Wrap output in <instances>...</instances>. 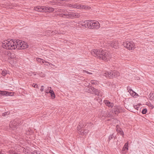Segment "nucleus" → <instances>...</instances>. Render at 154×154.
Instances as JSON below:
<instances>
[{
    "instance_id": "nucleus-13",
    "label": "nucleus",
    "mask_w": 154,
    "mask_h": 154,
    "mask_svg": "<svg viewBox=\"0 0 154 154\" xmlns=\"http://www.w3.org/2000/svg\"><path fill=\"white\" fill-rule=\"evenodd\" d=\"M48 89L49 90V93L50 94L51 98L52 99H54L55 97V95L53 91L52 90L51 87H48Z\"/></svg>"
},
{
    "instance_id": "nucleus-1",
    "label": "nucleus",
    "mask_w": 154,
    "mask_h": 154,
    "mask_svg": "<svg viewBox=\"0 0 154 154\" xmlns=\"http://www.w3.org/2000/svg\"><path fill=\"white\" fill-rule=\"evenodd\" d=\"M91 54L99 60L106 61H108L111 58L110 54L106 51L93 49L91 51Z\"/></svg>"
},
{
    "instance_id": "nucleus-27",
    "label": "nucleus",
    "mask_w": 154,
    "mask_h": 154,
    "mask_svg": "<svg viewBox=\"0 0 154 154\" xmlns=\"http://www.w3.org/2000/svg\"><path fill=\"white\" fill-rule=\"evenodd\" d=\"M42 12H48V7L42 6Z\"/></svg>"
},
{
    "instance_id": "nucleus-38",
    "label": "nucleus",
    "mask_w": 154,
    "mask_h": 154,
    "mask_svg": "<svg viewBox=\"0 0 154 154\" xmlns=\"http://www.w3.org/2000/svg\"><path fill=\"white\" fill-rule=\"evenodd\" d=\"M0 154H6V153L5 152L3 151V150H1L0 151Z\"/></svg>"
},
{
    "instance_id": "nucleus-45",
    "label": "nucleus",
    "mask_w": 154,
    "mask_h": 154,
    "mask_svg": "<svg viewBox=\"0 0 154 154\" xmlns=\"http://www.w3.org/2000/svg\"><path fill=\"white\" fill-rule=\"evenodd\" d=\"M88 74H92V73L89 72H88Z\"/></svg>"
},
{
    "instance_id": "nucleus-30",
    "label": "nucleus",
    "mask_w": 154,
    "mask_h": 154,
    "mask_svg": "<svg viewBox=\"0 0 154 154\" xmlns=\"http://www.w3.org/2000/svg\"><path fill=\"white\" fill-rule=\"evenodd\" d=\"M54 9L52 7H48V12H51L54 11Z\"/></svg>"
},
{
    "instance_id": "nucleus-23",
    "label": "nucleus",
    "mask_w": 154,
    "mask_h": 154,
    "mask_svg": "<svg viewBox=\"0 0 154 154\" xmlns=\"http://www.w3.org/2000/svg\"><path fill=\"white\" fill-rule=\"evenodd\" d=\"M91 89L92 90V93H94L96 95L98 94L99 91L97 90L93 87L91 88Z\"/></svg>"
},
{
    "instance_id": "nucleus-16",
    "label": "nucleus",
    "mask_w": 154,
    "mask_h": 154,
    "mask_svg": "<svg viewBox=\"0 0 154 154\" xmlns=\"http://www.w3.org/2000/svg\"><path fill=\"white\" fill-rule=\"evenodd\" d=\"M73 7L74 8H75L79 9H87L88 7H86V6H85L84 5H75L73 6Z\"/></svg>"
},
{
    "instance_id": "nucleus-36",
    "label": "nucleus",
    "mask_w": 154,
    "mask_h": 154,
    "mask_svg": "<svg viewBox=\"0 0 154 154\" xmlns=\"http://www.w3.org/2000/svg\"><path fill=\"white\" fill-rule=\"evenodd\" d=\"M91 83L92 84L95 85L97 84V82L95 80H91Z\"/></svg>"
},
{
    "instance_id": "nucleus-21",
    "label": "nucleus",
    "mask_w": 154,
    "mask_h": 154,
    "mask_svg": "<svg viewBox=\"0 0 154 154\" xmlns=\"http://www.w3.org/2000/svg\"><path fill=\"white\" fill-rule=\"evenodd\" d=\"M149 98L151 100H153L154 99V91H152L150 93Z\"/></svg>"
},
{
    "instance_id": "nucleus-7",
    "label": "nucleus",
    "mask_w": 154,
    "mask_h": 154,
    "mask_svg": "<svg viewBox=\"0 0 154 154\" xmlns=\"http://www.w3.org/2000/svg\"><path fill=\"white\" fill-rule=\"evenodd\" d=\"M91 20H87L85 21H81L79 23L83 27L90 29Z\"/></svg>"
},
{
    "instance_id": "nucleus-29",
    "label": "nucleus",
    "mask_w": 154,
    "mask_h": 154,
    "mask_svg": "<svg viewBox=\"0 0 154 154\" xmlns=\"http://www.w3.org/2000/svg\"><path fill=\"white\" fill-rule=\"evenodd\" d=\"M141 105V104L140 103H139L137 105H135L134 106V108L135 109L138 110V108H139L140 106Z\"/></svg>"
},
{
    "instance_id": "nucleus-5",
    "label": "nucleus",
    "mask_w": 154,
    "mask_h": 154,
    "mask_svg": "<svg viewBox=\"0 0 154 154\" xmlns=\"http://www.w3.org/2000/svg\"><path fill=\"white\" fill-rule=\"evenodd\" d=\"M8 62L11 64H13L16 62L18 60V57L15 54L10 52L7 54Z\"/></svg>"
},
{
    "instance_id": "nucleus-28",
    "label": "nucleus",
    "mask_w": 154,
    "mask_h": 154,
    "mask_svg": "<svg viewBox=\"0 0 154 154\" xmlns=\"http://www.w3.org/2000/svg\"><path fill=\"white\" fill-rule=\"evenodd\" d=\"M146 105L148 106L151 109H152L154 107V105L149 103H146Z\"/></svg>"
},
{
    "instance_id": "nucleus-3",
    "label": "nucleus",
    "mask_w": 154,
    "mask_h": 154,
    "mask_svg": "<svg viewBox=\"0 0 154 154\" xmlns=\"http://www.w3.org/2000/svg\"><path fill=\"white\" fill-rule=\"evenodd\" d=\"M15 50L24 49L28 47V45L27 42L19 40H15Z\"/></svg>"
},
{
    "instance_id": "nucleus-42",
    "label": "nucleus",
    "mask_w": 154,
    "mask_h": 154,
    "mask_svg": "<svg viewBox=\"0 0 154 154\" xmlns=\"http://www.w3.org/2000/svg\"><path fill=\"white\" fill-rule=\"evenodd\" d=\"M12 123H11V124H10V127L12 128V129H13V127L12 126Z\"/></svg>"
},
{
    "instance_id": "nucleus-43",
    "label": "nucleus",
    "mask_w": 154,
    "mask_h": 154,
    "mask_svg": "<svg viewBox=\"0 0 154 154\" xmlns=\"http://www.w3.org/2000/svg\"><path fill=\"white\" fill-rule=\"evenodd\" d=\"M109 139H110V140L111 139H112V135H111V136H110L109 137Z\"/></svg>"
},
{
    "instance_id": "nucleus-40",
    "label": "nucleus",
    "mask_w": 154,
    "mask_h": 154,
    "mask_svg": "<svg viewBox=\"0 0 154 154\" xmlns=\"http://www.w3.org/2000/svg\"><path fill=\"white\" fill-rule=\"evenodd\" d=\"M45 92L47 93H49V90L48 89V88H47V89L45 90Z\"/></svg>"
},
{
    "instance_id": "nucleus-24",
    "label": "nucleus",
    "mask_w": 154,
    "mask_h": 154,
    "mask_svg": "<svg viewBox=\"0 0 154 154\" xmlns=\"http://www.w3.org/2000/svg\"><path fill=\"white\" fill-rule=\"evenodd\" d=\"M36 60L38 62L41 63V64L45 62V61L43 59H42L39 58H36Z\"/></svg>"
},
{
    "instance_id": "nucleus-46",
    "label": "nucleus",
    "mask_w": 154,
    "mask_h": 154,
    "mask_svg": "<svg viewBox=\"0 0 154 154\" xmlns=\"http://www.w3.org/2000/svg\"><path fill=\"white\" fill-rule=\"evenodd\" d=\"M64 11V10H63H63H62V12H63V11ZM64 12H63V13H64Z\"/></svg>"
},
{
    "instance_id": "nucleus-22",
    "label": "nucleus",
    "mask_w": 154,
    "mask_h": 154,
    "mask_svg": "<svg viewBox=\"0 0 154 154\" xmlns=\"http://www.w3.org/2000/svg\"><path fill=\"white\" fill-rule=\"evenodd\" d=\"M112 73L113 75V77H117L120 75L119 72L118 71H114L113 72H112Z\"/></svg>"
},
{
    "instance_id": "nucleus-10",
    "label": "nucleus",
    "mask_w": 154,
    "mask_h": 154,
    "mask_svg": "<svg viewBox=\"0 0 154 154\" xmlns=\"http://www.w3.org/2000/svg\"><path fill=\"white\" fill-rule=\"evenodd\" d=\"M14 93L5 91H0V95L13 96Z\"/></svg>"
},
{
    "instance_id": "nucleus-6",
    "label": "nucleus",
    "mask_w": 154,
    "mask_h": 154,
    "mask_svg": "<svg viewBox=\"0 0 154 154\" xmlns=\"http://www.w3.org/2000/svg\"><path fill=\"white\" fill-rule=\"evenodd\" d=\"M100 24L98 21L91 20V29H97L100 28Z\"/></svg>"
},
{
    "instance_id": "nucleus-18",
    "label": "nucleus",
    "mask_w": 154,
    "mask_h": 154,
    "mask_svg": "<svg viewBox=\"0 0 154 154\" xmlns=\"http://www.w3.org/2000/svg\"><path fill=\"white\" fill-rule=\"evenodd\" d=\"M42 6H38L35 7L34 8V10L38 12H42Z\"/></svg>"
},
{
    "instance_id": "nucleus-41",
    "label": "nucleus",
    "mask_w": 154,
    "mask_h": 154,
    "mask_svg": "<svg viewBox=\"0 0 154 154\" xmlns=\"http://www.w3.org/2000/svg\"><path fill=\"white\" fill-rule=\"evenodd\" d=\"M83 73H86L88 74V71H87L86 70H83Z\"/></svg>"
},
{
    "instance_id": "nucleus-12",
    "label": "nucleus",
    "mask_w": 154,
    "mask_h": 154,
    "mask_svg": "<svg viewBox=\"0 0 154 154\" xmlns=\"http://www.w3.org/2000/svg\"><path fill=\"white\" fill-rule=\"evenodd\" d=\"M78 133L81 135H86L88 132V131L87 129H82L77 131Z\"/></svg>"
},
{
    "instance_id": "nucleus-20",
    "label": "nucleus",
    "mask_w": 154,
    "mask_h": 154,
    "mask_svg": "<svg viewBox=\"0 0 154 154\" xmlns=\"http://www.w3.org/2000/svg\"><path fill=\"white\" fill-rule=\"evenodd\" d=\"M118 126H116V128H117L116 130L117 131L118 133L120 134V135H122L123 137L124 135V134L123 131L121 128L118 129Z\"/></svg>"
},
{
    "instance_id": "nucleus-37",
    "label": "nucleus",
    "mask_w": 154,
    "mask_h": 154,
    "mask_svg": "<svg viewBox=\"0 0 154 154\" xmlns=\"http://www.w3.org/2000/svg\"><path fill=\"white\" fill-rule=\"evenodd\" d=\"M45 62L46 63L45 64H44L45 65H46L48 66H50V64H51L50 63H49L48 62L46 61H45Z\"/></svg>"
},
{
    "instance_id": "nucleus-47",
    "label": "nucleus",
    "mask_w": 154,
    "mask_h": 154,
    "mask_svg": "<svg viewBox=\"0 0 154 154\" xmlns=\"http://www.w3.org/2000/svg\"><path fill=\"white\" fill-rule=\"evenodd\" d=\"M3 60H5V61H6V60H5V59H4V58H3Z\"/></svg>"
},
{
    "instance_id": "nucleus-4",
    "label": "nucleus",
    "mask_w": 154,
    "mask_h": 154,
    "mask_svg": "<svg viewBox=\"0 0 154 154\" xmlns=\"http://www.w3.org/2000/svg\"><path fill=\"white\" fill-rule=\"evenodd\" d=\"M122 45L124 47L131 51H134L136 48L135 44L132 41H124L123 42Z\"/></svg>"
},
{
    "instance_id": "nucleus-26",
    "label": "nucleus",
    "mask_w": 154,
    "mask_h": 154,
    "mask_svg": "<svg viewBox=\"0 0 154 154\" xmlns=\"http://www.w3.org/2000/svg\"><path fill=\"white\" fill-rule=\"evenodd\" d=\"M83 126V125L82 123H80L79 124V125L77 127V131L80 130V129H82V128Z\"/></svg>"
},
{
    "instance_id": "nucleus-15",
    "label": "nucleus",
    "mask_w": 154,
    "mask_h": 154,
    "mask_svg": "<svg viewBox=\"0 0 154 154\" xmlns=\"http://www.w3.org/2000/svg\"><path fill=\"white\" fill-rule=\"evenodd\" d=\"M114 112L115 114H118V113L122 112L121 108L118 106H115Z\"/></svg>"
},
{
    "instance_id": "nucleus-44",
    "label": "nucleus",
    "mask_w": 154,
    "mask_h": 154,
    "mask_svg": "<svg viewBox=\"0 0 154 154\" xmlns=\"http://www.w3.org/2000/svg\"><path fill=\"white\" fill-rule=\"evenodd\" d=\"M45 74H43L42 75V76H41L42 77H45Z\"/></svg>"
},
{
    "instance_id": "nucleus-34",
    "label": "nucleus",
    "mask_w": 154,
    "mask_h": 154,
    "mask_svg": "<svg viewBox=\"0 0 154 154\" xmlns=\"http://www.w3.org/2000/svg\"><path fill=\"white\" fill-rule=\"evenodd\" d=\"M9 114V113H8V112H6L3 113L2 114V115L3 116H6L8 115Z\"/></svg>"
},
{
    "instance_id": "nucleus-14",
    "label": "nucleus",
    "mask_w": 154,
    "mask_h": 154,
    "mask_svg": "<svg viewBox=\"0 0 154 154\" xmlns=\"http://www.w3.org/2000/svg\"><path fill=\"white\" fill-rule=\"evenodd\" d=\"M103 75L106 78H110L113 77L112 72H106L104 73Z\"/></svg>"
},
{
    "instance_id": "nucleus-35",
    "label": "nucleus",
    "mask_w": 154,
    "mask_h": 154,
    "mask_svg": "<svg viewBox=\"0 0 154 154\" xmlns=\"http://www.w3.org/2000/svg\"><path fill=\"white\" fill-rule=\"evenodd\" d=\"M29 151L28 149H27V148H26V149L24 148L23 149V152L25 153H29Z\"/></svg>"
},
{
    "instance_id": "nucleus-17",
    "label": "nucleus",
    "mask_w": 154,
    "mask_h": 154,
    "mask_svg": "<svg viewBox=\"0 0 154 154\" xmlns=\"http://www.w3.org/2000/svg\"><path fill=\"white\" fill-rule=\"evenodd\" d=\"M129 92L130 94L134 97L136 98L138 96V95L132 90H129Z\"/></svg>"
},
{
    "instance_id": "nucleus-33",
    "label": "nucleus",
    "mask_w": 154,
    "mask_h": 154,
    "mask_svg": "<svg viewBox=\"0 0 154 154\" xmlns=\"http://www.w3.org/2000/svg\"><path fill=\"white\" fill-rule=\"evenodd\" d=\"M32 86L34 88H38V85L36 84H33L32 85Z\"/></svg>"
},
{
    "instance_id": "nucleus-8",
    "label": "nucleus",
    "mask_w": 154,
    "mask_h": 154,
    "mask_svg": "<svg viewBox=\"0 0 154 154\" xmlns=\"http://www.w3.org/2000/svg\"><path fill=\"white\" fill-rule=\"evenodd\" d=\"M60 16L67 18H72L75 17L76 15L74 13L70 12H64L62 14H58Z\"/></svg>"
},
{
    "instance_id": "nucleus-39",
    "label": "nucleus",
    "mask_w": 154,
    "mask_h": 154,
    "mask_svg": "<svg viewBox=\"0 0 154 154\" xmlns=\"http://www.w3.org/2000/svg\"><path fill=\"white\" fill-rule=\"evenodd\" d=\"M40 91L42 92L44 91V88L43 86H42L41 87V88L40 89Z\"/></svg>"
},
{
    "instance_id": "nucleus-11",
    "label": "nucleus",
    "mask_w": 154,
    "mask_h": 154,
    "mask_svg": "<svg viewBox=\"0 0 154 154\" xmlns=\"http://www.w3.org/2000/svg\"><path fill=\"white\" fill-rule=\"evenodd\" d=\"M128 143H127L123 146L122 151V154H125L128 152Z\"/></svg>"
},
{
    "instance_id": "nucleus-2",
    "label": "nucleus",
    "mask_w": 154,
    "mask_h": 154,
    "mask_svg": "<svg viewBox=\"0 0 154 154\" xmlns=\"http://www.w3.org/2000/svg\"><path fill=\"white\" fill-rule=\"evenodd\" d=\"M15 41L12 39H8L3 41L2 46L3 48L7 50H15Z\"/></svg>"
},
{
    "instance_id": "nucleus-31",
    "label": "nucleus",
    "mask_w": 154,
    "mask_h": 154,
    "mask_svg": "<svg viewBox=\"0 0 154 154\" xmlns=\"http://www.w3.org/2000/svg\"><path fill=\"white\" fill-rule=\"evenodd\" d=\"M8 153L9 154H17L13 150L9 151Z\"/></svg>"
},
{
    "instance_id": "nucleus-9",
    "label": "nucleus",
    "mask_w": 154,
    "mask_h": 154,
    "mask_svg": "<svg viewBox=\"0 0 154 154\" xmlns=\"http://www.w3.org/2000/svg\"><path fill=\"white\" fill-rule=\"evenodd\" d=\"M108 44L109 45L112 47L116 49H118L119 48L118 42L117 41H109L108 42Z\"/></svg>"
},
{
    "instance_id": "nucleus-19",
    "label": "nucleus",
    "mask_w": 154,
    "mask_h": 154,
    "mask_svg": "<svg viewBox=\"0 0 154 154\" xmlns=\"http://www.w3.org/2000/svg\"><path fill=\"white\" fill-rule=\"evenodd\" d=\"M105 103L109 107H112L113 106V103H110L108 101L106 100L104 101Z\"/></svg>"
},
{
    "instance_id": "nucleus-32",
    "label": "nucleus",
    "mask_w": 154,
    "mask_h": 154,
    "mask_svg": "<svg viewBox=\"0 0 154 154\" xmlns=\"http://www.w3.org/2000/svg\"><path fill=\"white\" fill-rule=\"evenodd\" d=\"M147 111V109H144L142 110V113L143 114H145L146 113Z\"/></svg>"
},
{
    "instance_id": "nucleus-25",
    "label": "nucleus",
    "mask_w": 154,
    "mask_h": 154,
    "mask_svg": "<svg viewBox=\"0 0 154 154\" xmlns=\"http://www.w3.org/2000/svg\"><path fill=\"white\" fill-rule=\"evenodd\" d=\"M8 71H7L5 69H3L2 71L1 74L2 75L5 76L8 73Z\"/></svg>"
}]
</instances>
